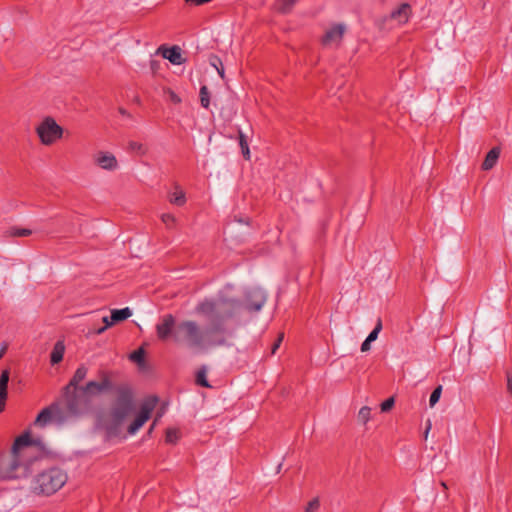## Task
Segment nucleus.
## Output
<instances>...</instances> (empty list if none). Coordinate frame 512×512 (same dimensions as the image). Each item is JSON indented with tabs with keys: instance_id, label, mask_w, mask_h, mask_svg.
<instances>
[{
	"instance_id": "obj_4",
	"label": "nucleus",
	"mask_w": 512,
	"mask_h": 512,
	"mask_svg": "<svg viewBox=\"0 0 512 512\" xmlns=\"http://www.w3.org/2000/svg\"><path fill=\"white\" fill-rule=\"evenodd\" d=\"M67 480V473L63 469L51 467L35 477L32 489L36 494L49 496L61 489Z\"/></svg>"
},
{
	"instance_id": "obj_13",
	"label": "nucleus",
	"mask_w": 512,
	"mask_h": 512,
	"mask_svg": "<svg viewBox=\"0 0 512 512\" xmlns=\"http://www.w3.org/2000/svg\"><path fill=\"white\" fill-rule=\"evenodd\" d=\"M152 410H153V405H149V404L142 405L139 414L134 419V421L128 426V433L135 434L144 425V423L150 418Z\"/></svg>"
},
{
	"instance_id": "obj_1",
	"label": "nucleus",
	"mask_w": 512,
	"mask_h": 512,
	"mask_svg": "<svg viewBox=\"0 0 512 512\" xmlns=\"http://www.w3.org/2000/svg\"><path fill=\"white\" fill-rule=\"evenodd\" d=\"M242 303L238 299L219 296L216 299L204 300L196 306V312L204 315L210 326L203 330L196 321L185 320L176 325L173 339L178 343H186L191 348L226 346L227 329L224 322L233 318L240 310Z\"/></svg>"
},
{
	"instance_id": "obj_43",
	"label": "nucleus",
	"mask_w": 512,
	"mask_h": 512,
	"mask_svg": "<svg viewBox=\"0 0 512 512\" xmlns=\"http://www.w3.org/2000/svg\"><path fill=\"white\" fill-rule=\"evenodd\" d=\"M430 429H431V422H430V420H428L427 421V426H426V429H425V433H424L425 434V438H427Z\"/></svg>"
},
{
	"instance_id": "obj_11",
	"label": "nucleus",
	"mask_w": 512,
	"mask_h": 512,
	"mask_svg": "<svg viewBox=\"0 0 512 512\" xmlns=\"http://www.w3.org/2000/svg\"><path fill=\"white\" fill-rule=\"evenodd\" d=\"M345 32V26L343 24H336L326 31L322 38V44L324 46H331L333 44H339L343 38Z\"/></svg>"
},
{
	"instance_id": "obj_36",
	"label": "nucleus",
	"mask_w": 512,
	"mask_h": 512,
	"mask_svg": "<svg viewBox=\"0 0 512 512\" xmlns=\"http://www.w3.org/2000/svg\"><path fill=\"white\" fill-rule=\"evenodd\" d=\"M283 338H284V334H280L278 336L277 340L275 341V343L272 346V349H271L272 354L276 353L277 349L280 347V344H281Z\"/></svg>"
},
{
	"instance_id": "obj_10",
	"label": "nucleus",
	"mask_w": 512,
	"mask_h": 512,
	"mask_svg": "<svg viewBox=\"0 0 512 512\" xmlns=\"http://www.w3.org/2000/svg\"><path fill=\"white\" fill-rule=\"evenodd\" d=\"M176 328L175 318L172 314H167L162 318L161 323L156 325L157 336L160 340L165 341L173 336Z\"/></svg>"
},
{
	"instance_id": "obj_18",
	"label": "nucleus",
	"mask_w": 512,
	"mask_h": 512,
	"mask_svg": "<svg viewBox=\"0 0 512 512\" xmlns=\"http://www.w3.org/2000/svg\"><path fill=\"white\" fill-rule=\"evenodd\" d=\"M131 315L132 311L128 307L123 309H114L111 311L110 323H108V325H114L118 322L124 321Z\"/></svg>"
},
{
	"instance_id": "obj_16",
	"label": "nucleus",
	"mask_w": 512,
	"mask_h": 512,
	"mask_svg": "<svg viewBox=\"0 0 512 512\" xmlns=\"http://www.w3.org/2000/svg\"><path fill=\"white\" fill-rule=\"evenodd\" d=\"M9 375L10 373L8 370H4L0 375V412L4 411L5 409Z\"/></svg>"
},
{
	"instance_id": "obj_37",
	"label": "nucleus",
	"mask_w": 512,
	"mask_h": 512,
	"mask_svg": "<svg viewBox=\"0 0 512 512\" xmlns=\"http://www.w3.org/2000/svg\"><path fill=\"white\" fill-rule=\"evenodd\" d=\"M506 378H507V391L512 396V372L511 371L506 372Z\"/></svg>"
},
{
	"instance_id": "obj_20",
	"label": "nucleus",
	"mask_w": 512,
	"mask_h": 512,
	"mask_svg": "<svg viewBox=\"0 0 512 512\" xmlns=\"http://www.w3.org/2000/svg\"><path fill=\"white\" fill-rule=\"evenodd\" d=\"M169 201L171 204L176 206H183L186 203V196L184 191L179 187V185H175V191L169 194Z\"/></svg>"
},
{
	"instance_id": "obj_29",
	"label": "nucleus",
	"mask_w": 512,
	"mask_h": 512,
	"mask_svg": "<svg viewBox=\"0 0 512 512\" xmlns=\"http://www.w3.org/2000/svg\"><path fill=\"white\" fill-rule=\"evenodd\" d=\"M370 415H371V409L368 406H364L359 410L358 420L361 423L366 424L370 419Z\"/></svg>"
},
{
	"instance_id": "obj_14",
	"label": "nucleus",
	"mask_w": 512,
	"mask_h": 512,
	"mask_svg": "<svg viewBox=\"0 0 512 512\" xmlns=\"http://www.w3.org/2000/svg\"><path fill=\"white\" fill-rule=\"evenodd\" d=\"M95 163L104 170L113 171L118 167L116 157L108 152H99L95 156Z\"/></svg>"
},
{
	"instance_id": "obj_26",
	"label": "nucleus",
	"mask_w": 512,
	"mask_h": 512,
	"mask_svg": "<svg viewBox=\"0 0 512 512\" xmlns=\"http://www.w3.org/2000/svg\"><path fill=\"white\" fill-rule=\"evenodd\" d=\"M239 145L241 147L242 154H243L244 158L249 159L250 151H249L248 142H247L246 136L244 135V133L241 130H239Z\"/></svg>"
},
{
	"instance_id": "obj_3",
	"label": "nucleus",
	"mask_w": 512,
	"mask_h": 512,
	"mask_svg": "<svg viewBox=\"0 0 512 512\" xmlns=\"http://www.w3.org/2000/svg\"><path fill=\"white\" fill-rule=\"evenodd\" d=\"M133 411V395L127 386L117 388V398L109 412H100L96 416V427L106 432L108 438L117 437L121 425Z\"/></svg>"
},
{
	"instance_id": "obj_17",
	"label": "nucleus",
	"mask_w": 512,
	"mask_h": 512,
	"mask_svg": "<svg viewBox=\"0 0 512 512\" xmlns=\"http://www.w3.org/2000/svg\"><path fill=\"white\" fill-rule=\"evenodd\" d=\"M500 152H501V150L499 147H493L487 153V155L482 163V169L485 171L492 169L496 165V163L499 159Z\"/></svg>"
},
{
	"instance_id": "obj_21",
	"label": "nucleus",
	"mask_w": 512,
	"mask_h": 512,
	"mask_svg": "<svg viewBox=\"0 0 512 512\" xmlns=\"http://www.w3.org/2000/svg\"><path fill=\"white\" fill-rule=\"evenodd\" d=\"M410 5L403 3L399 8L391 13L393 19H398L400 22H406L409 17Z\"/></svg>"
},
{
	"instance_id": "obj_45",
	"label": "nucleus",
	"mask_w": 512,
	"mask_h": 512,
	"mask_svg": "<svg viewBox=\"0 0 512 512\" xmlns=\"http://www.w3.org/2000/svg\"><path fill=\"white\" fill-rule=\"evenodd\" d=\"M119 113L124 115V116H129V113L124 108H119Z\"/></svg>"
},
{
	"instance_id": "obj_39",
	"label": "nucleus",
	"mask_w": 512,
	"mask_h": 512,
	"mask_svg": "<svg viewBox=\"0 0 512 512\" xmlns=\"http://www.w3.org/2000/svg\"><path fill=\"white\" fill-rule=\"evenodd\" d=\"M371 341H368L367 339L364 340V342L361 344V351L367 352L371 349Z\"/></svg>"
},
{
	"instance_id": "obj_44",
	"label": "nucleus",
	"mask_w": 512,
	"mask_h": 512,
	"mask_svg": "<svg viewBox=\"0 0 512 512\" xmlns=\"http://www.w3.org/2000/svg\"><path fill=\"white\" fill-rule=\"evenodd\" d=\"M220 66H221L220 68H219V67H217L216 69H217L218 74H219L222 78H224V68H223L222 64H221Z\"/></svg>"
},
{
	"instance_id": "obj_22",
	"label": "nucleus",
	"mask_w": 512,
	"mask_h": 512,
	"mask_svg": "<svg viewBox=\"0 0 512 512\" xmlns=\"http://www.w3.org/2000/svg\"><path fill=\"white\" fill-rule=\"evenodd\" d=\"M299 0H277V9L282 14L290 13Z\"/></svg>"
},
{
	"instance_id": "obj_32",
	"label": "nucleus",
	"mask_w": 512,
	"mask_h": 512,
	"mask_svg": "<svg viewBox=\"0 0 512 512\" xmlns=\"http://www.w3.org/2000/svg\"><path fill=\"white\" fill-rule=\"evenodd\" d=\"M129 148L131 151H135L140 155H144L147 152V148L143 144L135 141L129 143Z\"/></svg>"
},
{
	"instance_id": "obj_28",
	"label": "nucleus",
	"mask_w": 512,
	"mask_h": 512,
	"mask_svg": "<svg viewBox=\"0 0 512 512\" xmlns=\"http://www.w3.org/2000/svg\"><path fill=\"white\" fill-rule=\"evenodd\" d=\"M382 328V320L378 318L374 329L370 332L366 339L368 341L374 342L378 338V335L381 332Z\"/></svg>"
},
{
	"instance_id": "obj_23",
	"label": "nucleus",
	"mask_w": 512,
	"mask_h": 512,
	"mask_svg": "<svg viewBox=\"0 0 512 512\" xmlns=\"http://www.w3.org/2000/svg\"><path fill=\"white\" fill-rule=\"evenodd\" d=\"M129 359L133 362H135L140 368L144 367L145 365V350L143 348H139L135 351H133L129 355Z\"/></svg>"
},
{
	"instance_id": "obj_38",
	"label": "nucleus",
	"mask_w": 512,
	"mask_h": 512,
	"mask_svg": "<svg viewBox=\"0 0 512 512\" xmlns=\"http://www.w3.org/2000/svg\"><path fill=\"white\" fill-rule=\"evenodd\" d=\"M169 98L174 104H179L181 102V98L171 90L169 91Z\"/></svg>"
},
{
	"instance_id": "obj_35",
	"label": "nucleus",
	"mask_w": 512,
	"mask_h": 512,
	"mask_svg": "<svg viewBox=\"0 0 512 512\" xmlns=\"http://www.w3.org/2000/svg\"><path fill=\"white\" fill-rule=\"evenodd\" d=\"M319 506H320L319 499L314 498L308 503V505L305 509V512H314L319 508Z\"/></svg>"
},
{
	"instance_id": "obj_12",
	"label": "nucleus",
	"mask_w": 512,
	"mask_h": 512,
	"mask_svg": "<svg viewBox=\"0 0 512 512\" xmlns=\"http://www.w3.org/2000/svg\"><path fill=\"white\" fill-rule=\"evenodd\" d=\"M158 52L161 53L163 58L169 60L174 65H181L185 62V58L182 56V50L177 45L172 47L160 46Z\"/></svg>"
},
{
	"instance_id": "obj_33",
	"label": "nucleus",
	"mask_w": 512,
	"mask_h": 512,
	"mask_svg": "<svg viewBox=\"0 0 512 512\" xmlns=\"http://www.w3.org/2000/svg\"><path fill=\"white\" fill-rule=\"evenodd\" d=\"M394 404H395L394 397H389L388 399H386L384 402L381 403V405H380L381 411L382 412L390 411L394 407Z\"/></svg>"
},
{
	"instance_id": "obj_27",
	"label": "nucleus",
	"mask_w": 512,
	"mask_h": 512,
	"mask_svg": "<svg viewBox=\"0 0 512 512\" xmlns=\"http://www.w3.org/2000/svg\"><path fill=\"white\" fill-rule=\"evenodd\" d=\"M179 439V431L175 428H168L166 430L165 441L169 444H175Z\"/></svg>"
},
{
	"instance_id": "obj_41",
	"label": "nucleus",
	"mask_w": 512,
	"mask_h": 512,
	"mask_svg": "<svg viewBox=\"0 0 512 512\" xmlns=\"http://www.w3.org/2000/svg\"><path fill=\"white\" fill-rule=\"evenodd\" d=\"M210 63H211V65H213L215 68H217V67H218V66H217V64H220V65H221V63H222V62H221V60H220V58H219V57H217V56H212V57H211V59H210Z\"/></svg>"
},
{
	"instance_id": "obj_34",
	"label": "nucleus",
	"mask_w": 512,
	"mask_h": 512,
	"mask_svg": "<svg viewBox=\"0 0 512 512\" xmlns=\"http://www.w3.org/2000/svg\"><path fill=\"white\" fill-rule=\"evenodd\" d=\"M161 220L162 222L167 226V227H171L174 223H175V217L174 215L170 214V213H164L162 214L161 216Z\"/></svg>"
},
{
	"instance_id": "obj_9",
	"label": "nucleus",
	"mask_w": 512,
	"mask_h": 512,
	"mask_svg": "<svg viewBox=\"0 0 512 512\" xmlns=\"http://www.w3.org/2000/svg\"><path fill=\"white\" fill-rule=\"evenodd\" d=\"M266 302V294L261 288H252L246 292V309L259 311Z\"/></svg>"
},
{
	"instance_id": "obj_5",
	"label": "nucleus",
	"mask_w": 512,
	"mask_h": 512,
	"mask_svg": "<svg viewBox=\"0 0 512 512\" xmlns=\"http://www.w3.org/2000/svg\"><path fill=\"white\" fill-rule=\"evenodd\" d=\"M62 397L63 402L61 404L66 421L70 418L82 416L91 409L92 400L81 388L69 391L63 388Z\"/></svg>"
},
{
	"instance_id": "obj_6",
	"label": "nucleus",
	"mask_w": 512,
	"mask_h": 512,
	"mask_svg": "<svg viewBox=\"0 0 512 512\" xmlns=\"http://www.w3.org/2000/svg\"><path fill=\"white\" fill-rule=\"evenodd\" d=\"M98 378L99 381H89L85 385L81 386L80 388L92 399L94 396L113 392L117 389L115 388L111 378H112V372L107 370H99L98 371Z\"/></svg>"
},
{
	"instance_id": "obj_24",
	"label": "nucleus",
	"mask_w": 512,
	"mask_h": 512,
	"mask_svg": "<svg viewBox=\"0 0 512 512\" xmlns=\"http://www.w3.org/2000/svg\"><path fill=\"white\" fill-rule=\"evenodd\" d=\"M196 384L201 387L210 388L211 385L207 381V369L205 366H202L196 374Z\"/></svg>"
},
{
	"instance_id": "obj_46",
	"label": "nucleus",
	"mask_w": 512,
	"mask_h": 512,
	"mask_svg": "<svg viewBox=\"0 0 512 512\" xmlns=\"http://www.w3.org/2000/svg\"><path fill=\"white\" fill-rule=\"evenodd\" d=\"M6 349H7V346L4 345L0 351V358L4 355V353L6 352Z\"/></svg>"
},
{
	"instance_id": "obj_8",
	"label": "nucleus",
	"mask_w": 512,
	"mask_h": 512,
	"mask_svg": "<svg viewBox=\"0 0 512 512\" xmlns=\"http://www.w3.org/2000/svg\"><path fill=\"white\" fill-rule=\"evenodd\" d=\"M51 421H54L57 424H63L66 422V416L60 402L52 403L50 406L44 408L36 417L35 425L44 427Z\"/></svg>"
},
{
	"instance_id": "obj_47",
	"label": "nucleus",
	"mask_w": 512,
	"mask_h": 512,
	"mask_svg": "<svg viewBox=\"0 0 512 512\" xmlns=\"http://www.w3.org/2000/svg\"><path fill=\"white\" fill-rule=\"evenodd\" d=\"M440 485L443 487V489H445V490H447V489H448V486H447L446 482L441 481V482H440Z\"/></svg>"
},
{
	"instance_id": "obj_7",
	"label": "nucleus",
	"mask_w": 512,
	"mask_h": 512,
	"mask_svg": "<svg viewBox=\"0 0 512 512\" xmlns=\"http://www.w3.org/2000/svg\"><path fill=\"white\" fill-rule=\"evenodd\" d=\"M36 133L44 145H52L63 135V128L52 117H46L36 128Z\"/></svg>"
},
{
	"instance_id": "obj_15",
	"label": "nucleus",
	"mask_w": 512,
	"mask_h": 512,
	"mask_svg": "<svg viewBox=\"0 0 512 512\" xmlns=\"http://www.w3.org/2000/svg\"><path fill=\"white\" fill-rule=\"evenodd\" d=\"M87 373L88 368L85 365H80L68 384L64 387L65 390L69 391L71 389H80L81 386L79 384L86 378Z\"/></svg>"
},
{
	"instance_id": "obj_25",
	"label": "nucleus",
	"mask_w": 512,
	"mask_h": 512,
	"mask_svg": "<svg viewBox=\"0 0 512 512\" xmlns=\"http://www.w3.org/2000/svg\"><path fill=\"white\" fill-rule=\"evenodd\" d=\"M200 103L203 108H208L210 105V92L208 90V87L203 85L200 88Z\"/></svg>"
},
{
	"instance_id": "obj_42",
	"label": "nucleus",
	"mask_w": 512,
	"mask_h": 512,
	"mask_svg": "<svg viewBox=\"0 0 512 512\" xmlns=\"http://www.w3.org/2000/svg\"><path fill=\"white\" fill-rule=\"evenodd\" d=\"M161 416H162V413L158 412V413H157V416H156V417H155V419H154V422H153L152 426L150 427L149 432H151V431H152V429H153V428H154V426L156 425V422L158 421V419H159Z\"/></svg>"
},
{
	"instance_id": "obj_2",
	"label": "nucleus",
	"mask_w": 512,
	"mask_h": 512,
	"mask_svg": "<svg viewBox=\"0 0 512 512\" xmlns=\"http://www.w3.org/2000/svg\"><path fill=\"white\" fill-rule=\"evenodd\" d=\"M31 445L28 432L20 435L13 443L10 453L0 457V477L3 479H17L27 477L37 458H29L27 452Z\"/></svg>"
},
{
	"instance_id": "obj_31",
	"label": "nucleus",
	"mask_w": 512,
	"mask_h": 512,
	"mask_svg": "<svg viewBox=\"0 0 512 512\" xmlns=\"http://www.w3.org/2000/svg\"><path fill=\"white\" fill-rule=\"evenodd\" d=\"M10 234L11 236L14 237H26L30 236L32 234V231L26 228H12Z\"/></svg>"
},
{
	"instance_id": "obj_40",
	"label": "nucleus",
	"mask_w": 512,
	"mask_h": 512,
	"mask_svg": "<svg viewBox=\"0 0 512 512\" xmlns=\"http://www.w3.org/2000/svg\"><path fill=\"white\" fill-rule=\"evenodd\" d=\"M103 322L105 323V326L98 329L97 333L98 334H101L102 332H104L108 327H110L111 325H108V323H110V320L108 319V317H104L103 318Z\"/></svg>"
},
{
	"instance_id": "obj_19",
	"label": "nucleus",
	"mask_w": 512,
	"mask_h": 512,
	"mask_svg": "<svg viewBox=\"0 0 512 512\" xmlns=\"http://www.w3.org/2000/svg\"><path fill=\"white\" fill-rule=\"evenodd\" d=\"M65 353V345L64 342L59 340L55 343L53 350L50 355V362L52 365L58 364L63 360V356Z\"/></svg>"
},
{
	"instance_id": "obj_30",
	"label": "nucleus",
	"mask_w": 512,
	"mask_h": 512,
	"mask_svg": "<svg viewBox=\"0 0 512 512\" xmlns=\"http://www.w3.org/2000/svg\"><path fill=\"white\" fill-rule=\"evenodd\" d=\"M441 393H442V386L441 385L437 386L432 391V393L430 395V399H429V404H430L431 407H433L439 401Z\"/></svg>"
}]
</instances>
